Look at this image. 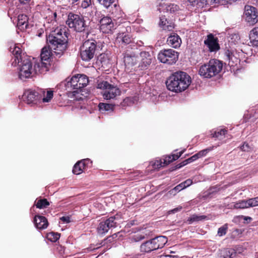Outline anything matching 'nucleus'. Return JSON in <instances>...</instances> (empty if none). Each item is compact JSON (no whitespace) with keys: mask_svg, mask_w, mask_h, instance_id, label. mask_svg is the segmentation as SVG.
<instances>
[{"mask_svg":"<svg viewBox=\"0 0 258 258\" xmlns=\"http://www.w3.org/2000/svg\"><path fill=\"white\" fill-rule=\"evenodd\" d=\"M96 45L93 40L85 41L81 47L80 56L82 60L88 61L92 59L96 51Z\"/></svg>","mask_w":258,"mask_h":258,"instance_id":"6","label":"nucleus"},{"mask_svg":"<svg viewBox=\"0 0 258 258\" xmlns=\"http://www.w3.org/2000/svg\"><path fill=\"white\" fill-rule=\"evenodd\" d=\"M184 188H185V185H184L182 182L179 184L177 185V186H176L173 189L171 190L170 192L171 194L174 193L175 194V192H178Z\"/></svg>","mask_w":258,"mask_h":258,"instance_id":"42","label":"nucleus"},{"mask_svg":"<svg viewBox=\"0 0 258 258\" xmlns=\"http://www.w3.org/2000/svg\"><path fill=\"white\" fill-rule=\"evenodd\" d=\"M205 44L211 52L217 51L220 48L218 40L212 34H209L204 40Z\"/></svg>","mask_w":258,"mask_h":258,"instance_id":"14","label":"nucleus"},{"mask_svg":"<svg viewBox=\"0 0 258 258\" xmlns=\"http://www.w3.org/2000/svg\"><path fill=\"white\" fill-rule=\"evenodd\" d=\"M167 43L170 46L174 48H177L180 46L181 43L180 38L175 33L171 34L167 39Z\"/></svg>","mask_w":258,"mask_h":258,"instance_id":"19","label":"nucleus"},{"mask_svg":"<svg viewBox=\"0 0 258 258\" xmlns=\"http://www.w3.org/2000/svg\"><path fill=\"white\" fill-rule=\"evenodd\" d=\"M78 81L79 82V88L80 89L86 86L88 84L89 80L88 77L85 75L78 74Z\"/></svg>","mask_w":258,"mask_h":258,"instance_id":"27","label":"nucleus"},{"mask_svg":"<svg viewBox=\"0 0 258 258\" xmlns=\"http://www.w3.org/2000/svg\"><path fill=\"white\" fill-rule=\"evenodd\" d=\"M159 258H177V257L169 254H165L160 256Z\"/></svg>","mask_w":258,"mask_h":258,"instance_id":"55","label":"nucleus"},{"mask_svg":"<svg viewBox=\"0 0 258 258\" xmlns=\"http://www.w3.org/2000/svg\"><path fill=\"white\" fill-rule=\"evenodd\" d=\"M236 252L233 249H230L226 251V255L224 258H234Z\"/></svg>","mask_w":258,"mask_h":258,"instance_id":"44","label":"nucleus"},{"mask_svg":"<svg viewBox=\"0 0 258 258\" xmlns=\"http://www.w3.org/2000/svg\"><path fill=\"white\" fill-rule=\"evenodd\" d=\"M159 25L165 30L171 31L174 28L173 24L171 22L168 21L164 16L160 17Z\"/></svg>","mask_w":258,"mask_h":258,"instance_id":"23","label":"nucleus"},{"mask_svg":"<svg viewBox=\"0 0 258 258\" xmlns=\"http://www.w3.org/2000/svg\"><path fill=\"white\" fill-rule=\"evenodd\" d=\"M140 248L141 251L144 252H149L155 250L153 245L152 244L151 239L141 244Z\"/></svg>","mask_w":258,"mask_h":258,"instance_id":"26","label":"nucleus"},{"mask_svg":"<svg viewBox=\"0 0 258 258\" xmlns=\"http://www.w3.org/2000/svg\"><path fill=\"white\" fill-rule=\"evenodd\" d=\"M21 3L27 4L30 1V0H19Z\"/></svg>","mask_w":258,"mask_h":258,"instance_id":"60","label":"nucleus"},{"mask_svg":"<svg viewBox=\"0 0 258 258\" xmlns=\"http://www.w3.org/2000/svg\"><path fill=\"white\" fill-rule=\"evenodd\" d=\"M20 45V44H14L10 48V51L14 55V60L12 62V65L13 66H16L17 63L19 64L20 60H22V50L19 47Z\"/></svg>","mask_w":258,"mask_h":258,"instance_id":"15","label":"nucleus"},{"mask_svg":"<svg viewBox=\"0 0 258 258\" xmlns=\"http://www.w3.org/2000/svg\"><path fill=\"white\" fill-rule=\"evenodd\" d=\"M47 41L48 45L42 49L41 59L36 60V62L40 67L42 66V64H46L47 72L50 67V60L53 55L52 51L56 55H61L67 48V36L65 30L56 29L49 35Z\"/></svg>","mask_w":258,"mask_h":258,"instance_id":"1","label":"nucleus"},{"mask_svg":"<svg viewBox=\"0 0 258 258\" xmlns=\"http://www.w3.org/2000/svg\"><path fill=\"white\" fill-rule=\"evenodd\" d=\"M167 238L164 236H159L151 239L155 250L163 247L167 242Z\"/></svg>","mask_w":258,"mask_h":258,"instance_id":"18","label":"nucleus"},{"mask_svg":"<svg viewBox=\"0 0 258 258\" xmlns=\"http://www.w3.org/2000/svg\"><path fill=\"white\" fill-rule=\"evenodd\" d=\"M49 205V203L46 199L39 200L36 202V206L39 209H44Z\"/></svg>","mask_w":258,"mask_h":258,"instance_id":"35","label":"nucleus"},{"mask_svg":"<svg viewBox=\"0 0 258 258\" xmlns=\"http://www.w3.org/2000/svg\"><path fill=\"white\" fill-rule=\"evenodd\" d=\"M228 229V225L225 224L222 227H220L218 230V235L219 236H222L226 234Z\"/></svg>","mask_w":258,"mask_h":258,"instance_id":"39","label":"nucleus"},{"mask_svg":"<svg viewBox=\"0 0 258 258\" xmlns=\"http://www.w3.org/2000/svg\"><path fill=\"white\" fill-rule=\"evenodd\" d=\"M243 19L250 25H253L258 22L257 9L251 6H245L243 14Z\"/></svg>","mask_w":258,"mask_h":258,"instance_id":"9","label":"nucleus"},{"mask_svg":"<svg viewBox=\"0 0 258 258\" xmlns=\"http://www.w3.org/2000/svg\"><path fill=\"white\" fill-rule=\"evenodd\" d=\"M226 59L228 61V65L230 67H234L239 62L237 54L233 50H227L225 51Z\"/></svg>","mask_w":258,"mask_h":258,"instance_id":"16","label":"nucleus"},{"mask_svg":"<svg viewBox=\"0 0 258 258\" xmlns=\"http://www.w3.org/2000/svg\"><path fill=\"white\" fill-rule=\"evenodd\" d=\"M182 209V207L181 206H179L178 207H177V208H174L171 210H170L168 212V214H174V213H176L178 212H179L181 210V209Z\"/></svg>","mask_w":258,"mask_h":258,"instance_id":"49","label":"nucleus"},{"mask_svg":"<svg viewBox=\"0 0 258 258\" xmlns=\"http://www.w3.org/2000/svg\"><path fill=\"white\" fill-rule=\"evenodd\" d=\"M17 27L21 31H24L28 27V17L25 15H19L18 17Z\"/></svg>","mask_w":258,"mask_h":258,"instance_id":"22","label":"nucleus"},{"mask_svg":"<svg viewBox=\"0 0 258 258\" xmlns=\"http://www.w3.org/2000/svg\"><path fill=\"white\" fill-rule=\"evenodd\" d=\"M116 220L115 217H111L106 221L100 222L97 229L98 233L101 234H105L110 228L116 227Z\"/></svg>","mask_w":258,"mask_h":258,"instance_id":"11","label":"nucleus"},{"mask_svg":"<svg viewBox=\"0 0 258 258\" xmlns=\"http://www.w3.org/2000/svg\"><path fill=\"white\" fill-rule=\"evenodd\" d=\"M78 75L72 77L69 81H68L67 85L69 87L70 86L73 89H79V82L78 81Z\"/></svg>","mask_w":258,"mask_h":258,"instance_id":"29","label":"nucleus"},{"mask_svg":"<svg viewBox=\"0 0 258 258\" xmlns=\"http://www.w3.org/2000/svg\"><path fill=\"white\" fill-rule=\"evenodd\" d=\"M188 163H189L186 162V160H185L184 161H183L182 162V163H181V165L179 166V167H180L181 166H184V165H186Z\"/></svg>","mask_w":258,"mask_h":258,"instance_id":"59","label":"nucleus"},{"mask_svg":"<svg viewBox=\"0 0 258 258\" xmlns=\"http://www.w3.org/2000/svg\"><path fill=\"white\" fill-rule=\"evenodd\" d=\"M218 3L221 4V5H224V3L223 0H210V4Z\"/></svg>","mask_w":258,"mask_h":258,"instance_id":"54","label":"nucleus"},{"mask_svg":"<svg viewBox=\"0 0 258 258\" xmlns=\"http://www.w3.org/2000/svg\"><path fill=\"white\" fill-rule=\"evenodd\" d=\"M66 24L70 28L79 32L83 31L86 26L84 20L82 16L72 13L69 14Z\"/></svg>","mask_w":258,"mask_h":258,"instance_id":"7","label":"nucleus"},{"mask_svg":"<svg viewBox=\"0 0 258 258\" xmlns=\"http://www.w3.org/2000/svg\"><path fill=\"white\" fill-rule=\"evenodd\" d=\"M60 235L57 233L50 232L47 235V238L52 242H55L59 238Z\"/></svg>","mask_w":258,"mask_h":258,"instance_id":"36","label":"nucleus"},{"mask_svg":"<svg viewBox=\"0 0 258 258\" xmlns=\"http://www.w3.org/2000/svg\"><path fill=\"white\" fill-rule=\"evenodd\" d=\"M222 68V61L216 59H212L208 63L200 67L199 74L204 78H211L219 74L221 71Z\"/></svg>","mask_w":258,"mask_h":258,"instance_id":"4","label":"nucleus"},{"mask_svg":"<svg viewBox=\"0 0 258 258\" xmlns=\"http://www.w3.org/2000/svg\"><path fill=\"white\" fill-rule=\"evenodd\" d=\"M91 0H82L81 6L84 9L88 8L91 5Z\"/></svg>","mask_w":258,"mask_h":258,"instance_id":"46","label":"nucleus"},{"mask_svg":"<svg viewBox=\"0 0 258 258\" xmlns=\"http://www.w3.org/2000/svg\"><path fill=\"white\" fill-rule=\"evenodd\" d=\"M97 88L103 90L102 95L106 100L116 99L121 94L120 90L117 86L112 85L106 81L98 83Z\"/></svg>","mask_w":258,"mask_h":258,"instance_id":"5","label":"nucleus"},{"mask_svg":"<svg viewBox=\"0 0 258 258\" xmlns=\"http://www.w3.org/2000/svg\"><path fill=\"white\" fill-rule=\"evenodd\" d=\"M141 62L140 66L142 69H147L155 57L153 51H142L140 53Z\"/></svg>","mask_w":258,"mask_h":258,"instance_id":"13","label":"nucleus"},{"mask_svg":"<svg viewBox=\"0 0 258 258\" xmlns=\"http://www.w3.org/2000/svg\"><path fill=\"white\" fill-rule=\"evenodd\" d=\"M212 219L210 216L193 215L187 219L188 224H191L194 222L208 220Z\"/></svg>","mask_w":258,"mask_h":258,"instance_id":"24","label":"nucleus"},{"mask_svg":"<svg viewBox=\"0 0 258 258\" xmlns=\"http://www.w3.org/2000/svg\"><path fill=\"white\" fill-rule=\"evenodd\" d=\"M249 207L258 206V196L253 198L249 199Z\"/></svg>","mask_w":258,"mask_h":258,"instance_id":"40","label":"nucleus"},{"mask_svg":"<svg viewBox=\"0 0 258 258\" xmlns=\"http://www.w3.org/2000/svg\"><path fill=\"white\" fill-rule=\"evenodd\" d=\"M226 133V130L225 129L217 130L214 132V134H212V135L213 137L221 140L223 138Z\"/></svg>","mask_w":258,"mask_h":258,"instance_id":"34","label":"nucleus"},{"mask_svg":"<svg viewBox=\"0 0 258 258\" xmlns=\"http://www.w3.org/2000/svg\"><path fill=\"white\" fill-rule=\"evenodd\" d=\"M190 83V77L183 72L175 73L168 78L166 82L168 90L175 92L185 90Z\"/></svg>","mask_w":258,"mask_h":258,"instance_id":"3","label":"nucleus"},{"mask_svg":"<svg viewBox=\"0 0 258 258\" xmlns=\"http://www.w3.org/2000/svg\"><path fill=\"white\" fill-rule=\"evenodd\" d=\"M60 220L64 223H68L71 222L70 217L69 216H63L60 218Z\"/></svg>","mask_w":258,"mask_h":258,"instance_id":"51","label":"nucleus"},{"mask_svg":"<svg viewBox=\"0 0 258 258\" xmlns=\"http://www.w3.org/2000/svg\"><path fill=\"white\" fill-rule=\"evenodd\" d=\"M99 110L101 112L110 111L113 109V106L110 104L100 103L98 105Z\"/></svg>","mask_w":258,"mask_h":258,"instance_id":"33","label":"nucleus"},{"mask_svg":"<svg viewBox=\"0 0 258 258\" xmlns=\"http://www.w3.org/2000/svg\"><path fill=\"white\" fill-rule=\"evenodd\" d=\"M79 0H72V4H73L77 2H78Z\"/></svg>","mask_w":258,"mask_h":258,"instance_id":"62","label":"nucleus"},{"mask_svg":"<svg viewBox=\"0 0 258 258\" xmlns=\"http://www.w3.org/2000/svg\"><path fill=\"white\" fill-rule=\"evenodd\" d=\"M114 7H115V8H116V7H117V8H118V7H117V5H116V4H114Z\"/></svg>","mask_w":258,"mask_h":258,"instance_id":"63","label":"nucleus"},{"mask_svg":"<svg viewBox=\"0 0 258 258\" xmlns=\"http://www.w3.org/2000/svg\"><path fill=\"white\" fill-rule=\"evenodd\" d=\"M60 9L61 8L58 7L54 12H51V11H49V9H48V17H50L51 19V22L52 23H53L54 22H56L57 16L60 17V16L62 15H61Z\"/></svg>","mask_w":258,"mask_h":258,"instance_id":"28","label":"nucleus"},{"mask_svg":"<svg viewBox=\"0 0 258 258\" xmlns=\"http://www.w3.org/2000/svg\"><path fill=\"white\" fill-rule=\"evenodd\" d=\"M233 208L235 209H244L250 208L248 200L238 201L233 205Z\"/></svg>","mask_w":258,"mask_h":258,"instance_id":"30","label":"nucleus"},{"mask_svg":"<svg viewBox=\"0 0 258 258\" xmlns=\"http://www.w3.org/2000/svg\"><path fill=\"white\" fill-rule=\"evenodd\" d=\"M240 149L245 152H249L251 150V147L246 143H244L241 147Z\"/></svg>","mask_w":258,"mask_h":258,"instance_id":"45","label":"nucleus"},{"mask_svg":"<svg viewBox=\"0 0 258 258\" xmlns=\"http://www.w3.org/2000/svg\"><path fill=\"white\" fill-rule=\"evenodd\" d=\"M210 150L208 149H205V150H202V151H200L197 154H196V155H197V156L199 158H201L202 157H203V156H205Z\"/></svg>","mask_w":258,"mask_h":258,"instance_id":"47","label":"nucleus"},{"mask_svg":"<svg viewBox=\"0 0 258 258\" xmlns=\"http://www.w3.org/2000/svg\"><path fill=\"white\" fill-rule=\"evenodd\" d=\"M178 53L172 49L161 50L158 55V59L162 63L172 64L178 59Z\"/></svg>","mask_w":258,"mask_h":258,"instance_id":"8","label":"nucleus"},{"mask_svg":"<svg viewBox=\"0 0 258 258\" xmlns=\"http://www.w3.org/2000/svg\"><path fill=\"white\" fill-rule=\"evenodd\" d=\"M192 183V181L191 179H188L185 180V181L183 182L182 183L184 185H185V188L189 186Z\"/></svg>","mask_w":258,"mask_h":258,"instance_id":"53","label":"nucleus"},{"mask_svg":"<svg viewBox=\"0 0 258 258\" xmlns=\"http://www.w3.org/2000/svg\"><path fill=\"white\" fill-rule=\"evenodd\" d=\"M118 40L120 39L125 44H128L131 41V38L128 35L120 34L117 37Z\"/></svg>","mask_w":258,"mask_h":258,"instance_id":"37","label":"nucleus"},{"mask_svg":"<svg viewBox=\"0 0 258 258\" xmlns=\"http://www.w3.org/2000/svg\"><path fill=\"white\" fill-rule=\"evenodd\" d=\"M42 65V66L40 67L34 58H33L32 60L30 59H24L21 64H19V78L24 80L31 78L37 74L45 73L47 72V66L46 64Z\"/></svg>","mask_w":258,"mask_h":258,"instance_id":"2","label":"nucleus"},{"mask_svg":"<svg viewBox=\"0 0 258 258\" xmlns=\"http://www.w3.org/2000/svg\"><path fill=\"white\" fill-rule=\"evenodd\" d=\"M173 161L172 155L167 156L163 159L164 164L167 165Z\"/></svg>","mask_w":258,"mask_h":258,"instance_id":"48","label":"nucleus"},{"mask_svg":"<svg viewBox=\"0 0 258 258\" xmlns=\"http://www.w3.org/2000/svg\"><path fill=\"white\" fill-rule=\"evenodd\" d=\"M99 3L104 7L108 8L114 2V0H98Z\"/></svg>","mask_w":258,"mask_h":258,"instance_id":"43","label":"nucleus"},{"mask_svg":"<svg viewBox=\"0 0 258 258\" xmlns=\"http://www.w3.org/2000/svg\"><path fill=\"white\" fill-rule=\"evenodd\" d=\"M223 2L224 3V5H225L226 3L231 4L233 2H235L237 1V0H223Z\"/></svg>","mask_w":258,"mask_h":258,"instance_id":"58","label":"nucleus"},{"mask_svg":"<svg viewBox=\"0 0 258 258\" xmlns=\"http://www.w3.org/2000/svg\"><path fill=\"white\" fill-rule=\"evenodd\" d=\"M150 163L154 169H158L162 166H165L164 164V161L162 162L161 160L152 161Z\"/></svg>","mask_w":258,"mask_h":258,"instance_id":"38","label":"nucleus"},{"mask_svg":"<svg viewBox=\"0 0 258 258\" xmlns=\"http://www.w3.org/2000/svg\"><path fill=\"white\" fill-rule=\"evenodd\" d=\"M244 220H248V219L251 220V218L249 217H244Z\"/></svg>","mask_w":258,"mask_h":258,"instance_id":"61","label":"nucleus"},{"mask_svg":"<svg viewBox=\"0 0 258 258\" xmlns=\"http://www.w3.org/2000/svg\"><path fill=\"white\" fill-rule=\"evenodd\" d=\"M200 2L203 5L210 4V0H200Z\"/></svg>","mask_w":258,"mask_h":258,"instance_id":"57","label":"nucleus"},{"mask_svg":"<svg viewBox=\"0 0 258 258\" xmlns=\"http://www.w3.org/2000/svg\"><path fill=\"white\" fill-rule=\"evenodd\" d=\"M124 62L126 67L133 66L137 63V57L134 54H126L124 57Z\"/></svg>","mask_w":258,"mask_h":258,"instance_id":"25","label":"nucleus"},{"mask_svg":"<svg viewBox=\"0 0 258 258\" xmlns=\"http://www.w3.org/2000/svg\"><path fill=\"white\" fill-rule=\"evenodd\" d=\"M99 23L100 29L103 33H111L116 28L114 21L109 17H103L100 19Z\"/></svg>","mask_w":258,"mask_h":258,"instance_id":"10","label":"nucleus"},{"mask_svg":"<svg viewBox=\"0 0 258 258\" xmlns=\"http://www.w3.org/2000/svg\"><path fill=\"white\" fill-rule=\"evenodd\" d=\"M90 161L89 159H84L78 162L74 166L73 172L77 175L80 174L83 171L85 165Z\"/></svg>","mask_w":258,"mask_h":258,"instance_id":"20","label":"nucleus"},{"mask_svg":"<svg viewBox=\"0 0 258 258\" xmlns=\"http://www.w3.org/2000/svg\"><path fill=\"white\" fill-rule=\"evenodd\" d=\"M53 97V92L51 91H48L46 95H44L43 98V102H48L50 101Z\"/></svg>","mask_w":258,"mask_h":258,"instance_id":"41","label":"nucleus"},{"mask_svg":"<svg viewBox=\"0 0 258 258\" xmlns=\"http://www.w3.org/2000/svg\"><path fill=\"white\" fill-rule=\"evenodd\" d=\"M198 158H199L197 156V155L196 154L194 155H193L192 156H191V157L186 159V162H189L190 163L196 160Z\"/></svg>","mask_w":258,"mask_h":258,"instance_id":"52","label":"nucleus"},{"mask_svg":"<svg viewBox=\"0 0 258 258\" xmlns=\"http://www.w3.org/2000/svg\"><path fill=\"white\" fill-rule=\"evenodd\" d=\"M23 97L24 101L28 104L31 105L36 104L40 99L38 93L32 89L25 91Z\"/></svg>","mask_w":258,"mask_h":258,"instance_id":"12","label":"nucleus"},{"mask_svg":"<svg viewBox=\"0 0 258 258\" xmlns=\"http://www.w3.org/2000/svg\"><path fill=\"white\" fill-rule=\"evenodd\" d=\"M249 38L251 41L255 42V44L258 45V27L254 28L250 31Z\"/></svg>","mask_w":258,"mask_h":258,"instance_id":"31","label":"nucleus"},{"mask_svg":"<svg viewBox=\"0 0 258 258\" xmlns=\"http://www.w3.org/2000/svg\"><path fill=\"white\" fill-rule=\"evenodd\" d=\"M184 152V150H182V151L180 152L179 153H177L176 154H174L172 155V159L173 161L177 160L178 159L181 155Z\"/></svg>","mask_w":258,"mask_h":258,"instance_id":"50","label":"nucleus"},{"mask_svg":"<svg viewBox=\"0 0 258 258\" xmlns=\"http://www.w3.org/2000/svg\"><path fill=\"white\" fill-rule=\"evenodd\" d=\"M137 101L136 97H129L125 98L121 103L122 106H130L134 104Z\"/></svg>","mask_w":258,"mask_h":258,"instance_id":"32","label":"nucleus"},{"mask_svg":"<svg viewBox=\"0 0 258 258\" xmlns=\"http://www.w3.org/2000/svg\"><path fill=\"white\" fill-rule=\"evenodd\" d=\"M160 7H161L159 9L160 11L162 9L163 11L165 10L167 12H170V13H175L180 10L179 7L174 4H161Z\"/></svg>","mask_w":258,"mask_h":258,"instance_id":"21","label":"nucleus"},{"mask_svg":"<svg viewBox=\"0 0 258 258\" xmlns=\"http://www.w3.org/2000/svg\"><path fill=\"white\" fill-rule=\"evenodd\" d=\"M34 222L35 227L38 229H44L47 227L48 223L47 219L42 216H35Z\"/></svg>","mask_w":258,"mask_h":258,"instance_id":"17","label":"nucleus"},{"mask_svg":"<svg viewBox=\"0 0 258 258\" xmlns=\"http://www.w3.org/2000/svg\"><path fill=\"white\" fill-rule=\"evenodd\" d=\"M187 2L190 4L191 6H195L197 4L198 0H187Z\"/></svg>","mask_w":258,"mask_h":258,"instance_id":"56","label":"nucleus"}]
</instances>
